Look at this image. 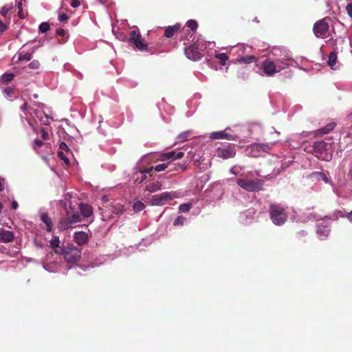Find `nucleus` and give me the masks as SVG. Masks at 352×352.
Here are the masks:
<instances>
[{
  "label": "nucleus",
  "mask_w": 352,
  "mask_h": 352,
  "mask_svg": "<svg viewBox=\"0 0 352 352\" xmlns=\"http://www.w3.org/2000/svg\"><path fill=\"white\" fill-rule=\"evenodd\" d=\"M311 176L314 177H316L318 179H322L326 183L328 182L327 177L326 175L324 173H322V172H315V173H313L311 174Z\"/></svg>",
  "instance_id": "cd10ccee"
},
{
  "label": "nucleus",
  "mask_w": 352,
  "mask_h": 352,
  "mask_svg": "<svg viewBox=\"0 0 352 352\" xmlns=\"http://www.w3.org/2000/svg\"><path fill=\"white\" fill-rule=\"evenodd\" d=\"M58 156L62 160H63L66 164H69V159L65 155L63 151H58Z\"/></svg>",
  "instance_id": "a19ab883"
},
{
  "label": "nucleus",
  "mask_w": 352,
  "mask_h": 352,
  "mask_svg": "<svg viewBox=\"0 0 352 352\" xmlns=\"http://www.w3.org/2000/svg\"><path fill=\"white\" fill-rule=\"evenodd\" d=\"M14 75L12 73H6L1 77V80L3 83H8L14 79Z\"/></svg>",
  "instance_id": "a878e982"
},
{
  "label": "nucleus",
  "mask_w": 352,
  "mask_h": 352,
  "mask_svg": "<svg viewBox=\"0 0 352 352\" xmlns=\"http://www.w3.org/2000/svg\"><path fill=\"white\" fill-rule=\"evenodd\" d=\"M192 208L191 204H182L179 206V210L182 212H188Z\"/></svg>",
  "instance_id": "473e14b6"
},
{
  "label": "nucleus",
  "mask_w": 352,
  "mask_h": 352,
  "mask_svg": "<svg viewBox=\"0 0 352 352\" xmlns=\"http://www.w3.org/2000/svg\"><path fill=\"white\" fill-rule=\"evenodd\" d=\"M17 7H18V9H19V12H18V15L22 19L23 18V15H22V12H23V8H22V2L21 1H19L17 4Z\"/></svg>",
  "instance_id": "09e8293b"
},
{
  "label": "nucleus",
  "mask_w": 352,
  "mask_h": 352,
  "mask_svg": "<svg viewBox=\"0 0 352 352\" xmlns=\"http://www.w3.org/2000/svg\"><path fill=\"white\" fill-rule=\"evenodd\" d=\"M111 210L113 213L119 215L124 211V206L120 204H116L111 206Z\"/></svg>",
  "instance_id": "393cba45"
},
{
  "label": "nucleus",
  "mask_w": 352,
  "mask_h": 352,
  "mask_svg": "<svg viewBox=\"0 0 352 352\" xmlns=\"http://www.w3.org/2000/svg\"><path fill=\"white\" fill-rule=\"evenodd\" d=\"M32 55L31 53H26L25 54H19V60H27V61H29L32 59Z\"/></svg>",
  "instance_id": "e433bc0d"
},
{
  "label": "nucleus",
  "mask_w": 352,
  "mask_h": 352,
  "mask_svg": "<svg viewBox=\"0 0 352 352\" xmlns=\"http://www.w3.org/2000/svg\"><path fill=\"white\" fill-rule=\"evenodd\" d=\"M66 31L63 28H58L56 30V34L58 36H64L66 34Z\"/></svg>",
  "instance_id": "3c124183"
},
{
  "label": "nucleus",
  "mask_w": 352,
  "mask_h": 352,
  "mask_svg": "<svg viewBox=\"0 0 352 352\" xmlns=\"http://www.w3.org/2000/svg\"><path fill=\"white\" fill-rule=\"evenodd\" d=\"M162 185L159 181H153L146 185L145 190L149 192H155L162 189Z\"/></svg>",
  "instance_id": "a211bd4d"
},
{
  "label": "nucleus",
  "mask_w": 352,
  "mask_h": 352,
  "mask_svg": "<svg viewBox=\"0 0 352 352\" xmlns=\"http://www.w3.org/2000/svg\"><path fill=\"white\" fill-rule=\"evenodd\" d=\"M145 208V205L143 202L138 201L133 204V210L135 212H140Z\"/></svg>",
  "instance_id": "bb28decb"
},
{
  "label": "nucleus",
  "mask_w": 352,
  "mask_h": 352,
  "mask_svg": "<svg viewBox=\"0 0 352 352\" xmlns=\"http://www.w3.org/2000/svg\"><path fill=\"white\" fill-rule=\"evenodd\" d=\"M59 148L66 151H68L69 150L68 146L63 142L60 144Z\"/></svg>",
  "instance_id": "603ef678"
},
{
  "label": "nucleus",
  "mask_w": 352,
  "mask_h": 352,
  "mask_svg": "<svg viewBox=\"0 0 352 352\" xmlns=\"http://www.w3.org/2000/svg\"><path fill=\"white\" fill-rule=\"evenodd\" d=\"M153 170H154V168H153V166H151V167L146 168L144 169L141 168L139 172L140 174L146 175V174L151 173Z\"/></svg>",
  "instance_id": "c03bdc74"
},
{
  "label": "nucleus",
  "mask_w": 352,
  "mask_h": 352,
  "mask_svg": "<svg viewBox=\"0 0 352 352\" xmlns=\"http://www.w3.org/2000/svg\"><path fill=\"white\" fill-rule=\"evenodd\" d=\"M236 184L248 192H258L263 189V181L259 179H251L248 175L244 178H237Z\"/></svg>",
  "instance_id": "7ed1b4c3"
},
{
  "label": "nucleus",
  "mask_w": 352,
  "mask_h": 352,
  "mask_svg": "<svg viewBox=\"0 0 352 352\" xmlns=\"http://www.w3.org/2000/svg\"><path fill=\"white\" fill-rule=\"evenodd\" d=\"M175 155V151H174L163 153L161 155V160L163 161V160H169L171 158L174 159Z\"/></svg>",
  "instance_id": "7c9ffc66"
},
{
  "label": "nucleus",
  "mask_w": 352,
  "mask_h": 352,
  "mask_svg": "<svg viewBox=\"0 0 352 352\" xmlns=\"http://www.w3.org/2000/svg\"><path fill=\"white\" fill-rule=\"evenodd\" d=\"M41 221L46 225V230L47 232H51L52 230L53 223L51 218L46 213H42L41 215Z\"/></svg>",
  "instance_id": "4be33fe9"
},
{
  "label": "nucleus",
  "mask_w": 352,
  "mask_h": 352,
  "mask_svg": "<svg viewBox=\"0 0 352 352\" xmlns=\"http://www.w3.org/2000/svg\"><path fill=\"white\" fill-rule=\"evenodd\" d=\"M81 221V215L78 212L70 213L66 211L65 217L61 218L58 223V228L61 230H67L72 227V225Z\"/></svg>",
  "instance_id": "39448f33"
},
{
  "label": "nucleus",
  "mask_w": 352,
  "mask_h": 352,
  "mask_svg": "<svg viewBox=\"0 0 352 352\" xmlns=\"http://www.w3.org/2000/svg\"><path fill=\"white\" fill-rule=\"evenodd\" d=\"M184 220H185V218L183 216H179L174 221L173 225L175 226H182L184 224Z\"/></svg>",
  "instance_id": "ea45409f"
},
{
  "label": "nucleus",
  "mask_w": 352,
  "mask_h": 352,
  "mask_svg": "<svg viewBox=\"0 0 352 352\" xmlns=\"http://www.w3.org/2000/svg\"><path fill=\"white\" fill-rule=\"evenodd\" d=\"M337 52H331L329 55L328 65L333 69H335L337 62Z\"/></svg>",
  "instance_id": "5701e85b"
},
{
  "label": "nucleus",
  "mask_w": 352,
  "mask_h": 352,
  "mask_svg": "<svg viewBox=\"0 0 352 352\" xmlns=\"http://www.w3.org/2000/svg\"><path fill=\"white\" fill-rule=\"evenodd\" d=\"M12 8V5H5L2 8H1V10L0 12V13L1 14L2 16H3L4 17H6L9 12L10 10H11Z\"/></svg>",
  "instance_id": "f704fd0d"
},
{
  "label": "nucleus",
  "mask_w": 352,
  "mask_h": 352,
  "mask_svg": "<svg viewBox=\"0 0 352 352\" xmlns=\"http://www.w3.org/2000/svg\"><path fill=\"white\" fill-rule=\"evenodd\" d=\"M271 148V146L269 144H253L251 145V149L253 151H265L267 152Z\"/></svg>",
  "instance_id": "aec40b11"
},
{
  "label": "nucleus",
  "mask_w": 352,
  "mask_h": 352,
  "mask_svg": "<svg viewBox=\"0 0 352 352\" xmlns=\"http://www.w3.org/2000/svg\"><path fill=\"white\" fill-rule=\"evenodd\" d=\"M288 65L289 63L279 58L274 61L267 59L263 61L262 65L263 72L268 76H274L275 74L287 68Z\"/></svg>",
  "instance_id": "f03ea898"
},
{
  "label": "nucleus",
  "mask_w": 352,
  "mask_h": 352,
  "mask_svg": "<svg viewBox=\"0 0 352 352\" xmlns=\"http://www.w3.org/2000/svg\"><path fill=\"white\" fill-rule=\"evenodd\" d=\"M287 207L283 204L271 203L269 206V215L276 226H282L287 220Z\"/></svg>",
  "instance_id": "f257e3e1"
},
{
  "label": "nucleus",
  "mask_w": 352,
  "mask_h": 352,
  "mask_svg": "<svg viewBox=\"0 0 352 352\" xmlns=\"http://www.w3.org/2000/svg\"><path fill=\"white\" fill-rule=\"evenodd\" d=\"M79 209L81 214L84 217H89L93 214V210L91 206L86 204H80L79 205Z\"/></svg>",
  "instance_id": "f3484780"
},
{
  "label": "nucleus",
  "mask_w": 352,
  "mask_h": 352,
  "mask_svg": "<svg viewBox=\"0 0 352 352\" xmlns=\"http://www.w3.org/2000/svg\"><path fill=\"white\" fill-rule=\"evenodd\" d=\"M41 137H42L43 140H45L49 139V134H48L47 131L44 128H41Z\"/></svg>",
  "instance_id": "49530a36"
},
{
  "label": "nucleus",
  "mask_w": 352,
  "mask_h": 352,
  "mask_svg": "<svg viewBox=\"0 0 352 352\" xmlns=\"http://www.w3.org/2000/svg\"><path fill=\"white\" fill-rule=\"evenodd\" d=\"M38 28L41 32L45 33L50 30V25L47 22H43L40 24Z\"/></svg>",
  "instance_id": "2f4dec72"
},
{
  "label": "nucleus",
  "mask_w": 352,
  "mask_h": 352,
  "mask_svg": "<svg viewBox=\"0 0 352 352\" xmlns=\"http://www.w3.org/2000/svg\"><path fill=\"white\" fill-rule=\"evenodd\" d=\"M71 6L74 8H78L80 5V2L78 0H71Z\"/></svg>",
  "instance_id": "8fccbe9b"
},
{
  "label": "nucleus",
  "mask_w": 352,
  "mask_h": 352,
  "mask_svg": "<svg viewBox=\"0 0 352 352\" xmlns=\"http://www.w3.org/2000/svg\"><path fill=\"white\" fill-rule=\"evenodd\" d=\"M329 25L327 21V18L319 20L315 23L313 31L315 36L318 38H325L329 36Z\"/></svg>",
  "instance_id": "0eeeda50"
},
{
  "label": "nucleus",
  "mask_w": 352,
  "mask_h": 352,
  "mask_svg": "<svg viewBox=\"0 0 352 352\" xmlns=\"http://www.w3.org/2000/svg\"><path fill=\"white\" fill-rule=\"evenodd\" d=\"M81 256V250L73 245L66 246V250L63 255L66 262L69 263H75L79 261Z\"/></svg>",
  "instance_id": "6e6552de"
},
{
  "label": "nucleus",
  "mask_w": 352,
  "mask_h": 352,
  "mask_svg": "<svg viewBox=\"0 0 352 352\" xmlns=\"http://www.w3.org/2000/svg\"><path fill=\"white\" fill-rule=\"evenodd\" d=\"M192 136V133L190 131H186L180 133L177 137V140L179 142H184L188 140H189Z\"/></svg>",
  "instance_id": "b1692460"
},
{
  "label": "nucleus",
  "mask_w": 352,
  "mask_h": 352,
  "mask_svg": "<svg viewBox=\"0 0 352 352\" xmlns=\"http://www.w3.org/2000/svg\"><path fill=\"white\" fill-rule=\"evenodd\" d=\"M7 29V26L0 21V33L3 32Z\"/></svg>",
  "instance_id": "4d7b16f0"
},
{
  "label": "nucleus",
  "mask_w": 352,
  "mask_h": 352,
  "mask_svg": "<svg viewBox=\"0 0 352 352\" xmlns=\"http://www.w3.org/2000/svg\"><path fill=\"white\" fill-rule=\"evenodd\" d=\"M128 42L130 45L134 46L140 51H149L147 44L142 42V35L138 30H133L130 32Z\"/></svg>",
  "instance_id": "423d86ee"
},
{
  "label": "nucleus",
  "mask_w": 352,
  "mask_h": 352,
  "mask_svg": "<svg viewBox=\"0 0 352 352\" xmlns=\"http://www.w3.org/2000/svg\"><path fill=\"white\" fill-rule=\"evenodd\" d=\"M19 205L16 201H13L11 204V207L13 210H16L18 208Z\"/></svg>",
  "instance_id": "13d9d810"
},
{
  "label": "nucleus",
  "mask_w": 352,
  "mask_h": 352,
  "mask_svg": "<svg viewBox=\"0 0 352 352\" xmlns=\"http://www.w3.org/2000/svg\"><path fill=\"white\" fill-rule=\"evenodd\" d=\"M184 153L183 152H175V155L174 157V160L181 159L184 157Z\"/></svg>",
  "instance_id": "6e6d98bb"
},
{
  "label": "nucleus",
  "mask_w": 352,
  "mask_h": 352,
  "mask_svg": "<svg viewBox=\"0 0 352 352\" xmlns=\"http://www.w3.org/2000/svg\"><path fill=\"white\" fill-rule=\"evenodd\" d=\"M347 14L352 18V3H349L346 8Z\"/></svg>",
  "instance_id": "864d4df0"
},
{
  "label": "nucleus",
  "mask_w": 352,
  "mask_h": 352,
  "mask_svg": "<svg viewBox=\"0 0 352 352\" xmlns=\"http://www.w3.org/2000/svg\"><path fill=\"white\" fill-rule=\"evenodd\" d=\"M14 235L12 231L2 230L0 231V242L9 243L14 240Z\"/></svg>",
  "instance_id": "dca6fc26"
},
{
  "label": "nucleus",
  "mask_w": 352,
  "mask_h": 352,
  "mask_svg": "<svg viewBox=\"0 0 352 352\" xmlns=\"http://www.w3.org/2000/svg\"><path fill=\"white\" fill-rule=\"evenodd\" d=\"M53 250H54L55 254L63 256L65 254V250H66V246L63 247V246L58 245V248H55Z\"/></svg>",
  "instance_id": "58836bf2"
},
{
  "label": "nucleus",
  "mask_w": 352,
  "mask_h": 352,
  "mask_svg": "<svg viewBox=\"0 0 352 352\" xmlns=\"http://www.w3.org/2000/svg\"><path fill=\"white\" fill-rule=\"evenodd\" d=\"M186 25L192 31L196 30L198 27L197 22L195 20H189L186 23Z\"/></svg>",
  "instance_id": "72a5a7b5"
},
{
  "label": "nucleus",
  "mask_w": 352,
  "mask_h": 352,
  "mask_svg": "<svg viewBox=\"0 0 352 352\" xmlns=\"http://www.w3.org/2000/svg\"><path fill=\"white\" fill-rule=\"evenodd\" d=\"M3 93L7 95L8 97H11L14 94V89L13 88L10 87H7L4 88Z\"/></svg>",
  "instance_id": "37998d69"
},
{
  "label": "nucleus",
  "mask_w": 352,
  "mask_h": 352,
  "mask_svg": "<svg viewBox=\"0 0 352 352\" xmlns=\"http://www.w3.org/2000/svg\"><path fill=\"white\" fill-rule=\"evenodd\" d=\"M28 105L27 102H24L23 104L21 107V110L23 111H25L26 109H28Z\"/></svg>",
  "instance_id": "bf43d9fd"
},
{
  "label": "nucleus",
  "mask_w": 352,
  "mask_h": 352,
  "mask_svg": "<svg viewBox=\"0 0 352 352\" xmlns=\"http://www.w3.org/2000/svg\"><path fill=\"white\" fill-rule=\"evenodd\" d=\"M153 168L155 171L161 172L166 170L168 168V163L157 164Z\"/></svg>",
  "instance_id": "4c0bfd02"
},
{
  "label": "nucleus",
  "mask_w": 352,
  "mask_h": 352,
  "mask_svg": "<svg viewBox=\"0 0 352 352\" xmlns=\"http://www.w3.org/2000/svg\"><path fill=\"white\" fill-rule=\"evenodd\" d=\"M147 178L146 175L142 174L141 177L139 179L138 177H136L135 179V182H139V183L143 182Z\"/></svg>",
  "instance_id": "5fc2aeb1"
},
{
  "label": "nucleus",
  "mask_w": 352,
  "mask_h": 352,
  "mask_svg": "<svg viewBox=\"0 0 352 352\" xmlns=\"http://www.w3.org/2000/svg\"><path fill=\"white\" fill-rule=\"evenodd\" d=\"M59 243V238L58 236H54L53 239L50 241V247L52 249H54L55 248H58Z\"/></svg>",
  "instance_id": "c9c22d12"
},
{
  "label": "nucleus",
  "mask_w": 352,
  "mask_h": 352,
  "mask_svg": "<svg viewBox=\"0 0 352 352\" xmlns=\"http://www.w3.org/2000/svg\"><path fill=\"white\" fill-rule=\"evenodd\" d=\"M43 145V142L42 140H38V139H36L34 142V148H36V147L37 148H40Z\"/></svg>",
  "instance_id": "de8ad7c7"
},
{
  "label": "nucleus",
  "mask_w": 352,
  "mask_h": 352,
  "mask_svg": "<svg viewBox=\"0 0 352 352\" xmlns=\"http://www.w3.org/2000/svg\"><path fill=\"white\" fill-rule=\"evenodd\" d=\"M314 153L315 156L325 161H329L331 159V154L329 153L331 149V144L324 141H318L313 145Z\"/></svg>",
  "instance_id": "20e7f679"
},
{
  "label": "nucleus",
  "mask_w": 352,
  "mask_h": 352,
  "mask_svg": "<svg viewBox=\"0 0 352 352\" xmlns=\"http://www.w3.org/2000/svg\"><path fill=\"white\" fill-rule=\"evenodd\" d=\"M316 233L320 239H325L330 233L329 226L322 223L317 224Z\"/></svg>",
  "instance_id": "4468645a"
},
{
  "label": "nucleus",
  "mask_w": 352,
  "mask_h": 352,
  "mask_svg": "<svg viewBox=\"0 0 352 352\" xmlns=\"http://www.w3.org/2000/svg\"><path fill=\"white\" fill-rule=\"evenodd\" d=\"M216 153L217 157L224 160L232 158L236 155L235 145L233 144H229L219 146L217 148Z\"/></svg>",
  "instance_id": "9d476101"
},
{
  "label": "nucleus",
  "mask_w": 352,
  "mask_h": 352,
  "mask_svg": "<svg viewBox=\"0 0 352 352\" xmlns=\"http://www.w3.org/2000/svg\"><path fill=\"white\" fill-rule=\"evenodd\" d=\"M185 54L187 58L192 60H198L202 57L201 51L197 45L193 44L185 49Z\"/></svg>",
  "instance_id": "9b49d317"
},
{
  "label": "nucleus",
  "mask_w": 352,
  "mask_h": 352,
  "mask_svg": "<svg viewBox=\"0 0 352 352\" xmlns=\"http://www.w3.org/2000/svg\"><path fill=\"white\" fill-rule=\"evenodd\" d=\"M69 17L65 13H61L58 16V21L60 22H66L67 21Z\"/></svg>",
  "instance_id": "a18cd8bd"
},
{
  "label": "nucleus",
  "mask_w": 352,
  "mask_h": 352,
  "mask_svg": "<svg viewBox=\"0 0 352 352\" xmlns=\"http://www.w3.org/2000/svg\"><path fill=\"white\" fill-rule=\"evenodd\" d=\"M88 234L85 232H77L74 234V241L78 245H83L88 242Z\"/></svg>",
  "instance_id": "2eb2a0df"
},
{
  "label": "nucleus",
  "mask_w": 352,
  "mask_h": 352,
  "mask_svg": "<svg viewBox=\"0 0 352 352\" xmlns=\"http://www.w3.org/2000/svg\"><path fill=\"white\" fill-rule=\"evenodd\" d=\"M210 138L214 140L227 139L234 140L236 138V135H231L226 132V131L212 132L210 134Z\"/></svg>",
  "instance_id": "ddd939ff"
},
{
  "label": "nucleus",
  "mask_w": 352,
  "mask_h": 352,
  "mask_svg": "<svg viewBox=\"0 0 352 352\" xmlns=\"http://www.w3.org/2000/svg\"><path fill=\"white\" fill-rule=\"evenodd\" d=\"M336 126V124L334 122H330L329 124H327L326 126H324V127L318 129L316 132V135H322L324 134H327L329 132H331V131L333 130V129L335 128Z\"/></svg>",
  "instance_id": "412c9836"
},
{
  "label": "nucleus",
  "mask_w": 352,
  "mask_h": 352,
  "mask_svg": "<svg viewBox=\"0 0 352 352\" xmlns=\"http://www.w3.org/2000/svg\"><path fill=\"white\" fill-rule=\"evenodd\" d=\"M168 170L167 173H170V175H175L180 172H183L187 168V166L185 164L174 163L172 162H168Z\"/></svg>",
  "instance_id": "f8f14e48"
},
{
  "label": "nucleus",
  "mask_w": 352,
  "mask_h": 352,
  "mask_svg": "<svg viewBox=\"0 0 352 352\" xmlns=\"http://www.w3.org/2000/svg\"><path fill=\"white\" fill-rule=\"evenodd\" d=\"M40 66V63L36 60H32L30 64H29V67L32 69H36L39 67Z\"/></svg>",
  "instance_id": "79ce46f5"
},
{
  "label": "nucleus",
  "mask_w": 352,
  "mask_h": 352,
  "mask_svg": "<svg viewBox=\"0 0 352 352\" xmlns=\"http://www.w3.org/2000/svg\"><path fill=\"white\" fill-rule=\"evenodd\" d=\"M345 217L346 218H348L349 219L352 220V210L349 212H347V214Z\"/></svg>",
  "instance_id": "052dcab7"
},
{
  "label": "nucleus",
  "mask_w": 352,
  "mask_h": 352,
  "mask_svg": "<svg viewBox=\"0 0 352 352\" xmlns=\"http://www.w3.org/2000/svg\"><path fill=\"white\" fill-rule=\"evenodd\" d=\"M215 56L220 60V63L222 65H225L226 62L228 59V56L225 53L217 54Z\"/></svg>",
  "instance_id": "c756f323"
},
{
  "label": "nucleus",
  "mask_w": 352,
  "mask_h": 352,
  "mask_svg": "<svg viewBox=\"0 0 352 352\" xmlns=\"http://www.w3.org/2000/svg\"><path fill=\"white\" fill-rule=\"evenodd\" d=\"M175 197V192H164L161 194L153 195L151 199V204L154 206H163Z\"/></svg>",
  "instance_id": "1a4fd4ad"
},
{
  "label": "nucleus",
  "mask_w": 352,
  "mask_h": 352,
  "mask_svg": "<svg viewBox=\"0 0 352 352\" xmlns=\"http://www.w3.org/2000/svg\"><path fill=\"white\" fill-rule=\"evenodd\" d=\"M256 58L254 56H247L245 57H241L239 59V62L243 63H251L255 60Z\"/></svg>",
  "instance_id": "c85d7f7f"
},
{
  "label": "nucleus",
  "mask_w": 352,
  "mask_h": 352,
  "mask_svg": "<svg viewBox=\"0 0 352 352\" xmlns=\"http://www.w3.org/2000/svg\"><path fill=\"white\" fill-rule=\"evenodd\" d=\"M180 28L181 25L179 24H176L173 26H168L165 30L164 36L167 38L173 37L175 33L179 30Z\"/></svg>",
  "instance_id": "6ab92c4d"
}]
</instances>
